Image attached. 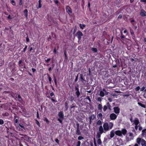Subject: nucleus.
<instances>
[{"instance_id":"obj_1","label":"nucleus","mask_w":146,"mask_h":146,"mask_svg":"<svg viewBox=\"0 0 146 146\" xmlns=\"http://www.w3.org/2000/svg\"><path fill=\"white\" fill-rule=\"evenodd\" d=\"M58 116L59 117L58 118V120L61 124L62 123V120L64 119V114L62 111H60L58 112Z\"/></svg>"},{"instance_id":"obj_2","label":"nucleus","mask_w":146,"mask_h":146,"mask_svg":"<svg viewBox=\"0 0 146 146\" xmlns=\"http://www.w3.org/2000/svg\"><path fill=\"white\" fill-rule=\"evenodd\" d=\"M110 110L111 109V106L109 102L106 103V105H104L103 108V110L104 112L106 111L108 108Z\"/></svg>"},{"instance_id":"obj_3","label":"nucleus","mask_w":146,"mask_h":146,"mask_svg":"<svg viewBox=\"0 0 146 146\" xmlns=\"http://www.w3.org/2000/svg\"><path fill=\"white\" fill-rule=\"evenodd\" d=\"M19 134L23 136H24L23 137H21V138L22 140L24 139V140H26L27 142H29V139H30V137H28L26 135H23L21 133H19Z\"/></svg>"},{"instance_id":"obj_4","label":"nucleus","mask_w":146,"mask_h":146,"mask_svg":"<svg viewBox=\"0 0 146 146\" xmlns=\"http://www.w3.org/2000/svg\"><path fill=\"white\" fill-rule=\"evenodd\" d=\"M103 127L104 131H105V132L109 131L110 129L109 128L108 124L107 122H106L104 123L103 125Z\"/></svg>"},{"instance_id":"obj_5","label":"nucleus","mask_w":146,"mask_h":146,"mask_svg":"<svg viewBox=\"0 0 146 146\" xmlns=\"http://www.w3.org/2000/svg\"><path fill=\"white\" fill-rule=\"evenodd\" d=\"M16 98H18L19 99L18 101L19 102L22 104L24 105L25 104V102L23 101L22 98L21 97L20 95H18L17 97L16 96Z\"/></svg>"},{"instance_id":"obj_6","label":"nucleus","mask_w":146,"mask_h":146,"mask_svg":"<svg viewBox=\"0 0 146 146\" xmlns=\"http://www.w3.org/2000/svg\"><path fill=\"white\" fill-rule=\"evenodd\" d=\"M83 34L80 31H78L76 33V35L77 36L78 41L81 39V36H83Z\"/></svg>"},{"instance_id":"obj_7","label":"nucleus","mask_w":146,"mask_h":146,"mask_svg":"<svg viewBox=\"0 0 146 146\" xmlns=\"http://www.w3.org/2000/svg\"><path fill=\"white\" fill-rule=\"evenodd\" d=\"M75 90L76 91L75 94L77 96V98H78L80 95V92L79 91L78 86H75Z\"/></svg>"},{"instance_id":"obj_8","label":"nucleus","mask_w":146,"mask_h":146,"mask_svg":"<svg viewBox=\"0 0 146 146\" xmlns=\"http://www.w3.org/2000/svg\"><path fill=\"white\" fill-rule=\"evenodd\" d=\"M66 11L68 13L69 15L72 13V9L69 5H67L66 6Z\"/></svg>"},{"instance_id":"obj_9","label":"nucleus","mask_w":146,"mask_h":146,"mask_svg":"<svg viewBox=\"0 0 146 146\" xmlns=\"http://www.w3.org/2000/svg\"><path fill=\"white\" fill-rule=\"evenodd\" d=\"M121 35H119L118 38L121 40H124V39L125 38V36L123 34L122 31H121Z\"/></svg>"},{"instance_id":"obj_10","label":"nucleus","mask_w":146,"mask_h":146,"mask_svg":"<svg viewBox=\"0 0 146 146\" xmlns=\"http://www.w3.org/2000/svg\"><path fill=\"white\" fill-rule=\"evenodd\" d=\"M110 118L111 120H115L117 117V115L114 113H112L110 116Z\"/></svg>"},{"instance_id":"obj_11","label":"nucleus","mask_w":146,"mask_h":146,"mask_svg":"<svg viewBox=\"0 0 146 146\" xmlns=\"http://www.w3.org/2000/svg\"><path fill=\"white\" fill-rule=\"evenodd\" d=\"M114 111L116 114H119L120 113V108L118 107H114L113 108Z\"/></svg>"},{"instance_id":"obj_12","label":"nucleus","mask_w":146,"mask_h":146,"mask_svg":"<svg viewBox=\"0 0 146 146\" xmlns=\"http://www.w3.org/2000/svg\"><path fill=\"white\" fill-rule=\"evenodd\" d=\"M140 15L142 17L146 16V12L144 10L141 9L140 12Z\"/></svg>"},{"instance_id":"obj_13","label":"nucleus","mask_w":146,"mask_h":146,"mask_svg":"<svg viewBox=\"0 0 146 146\" xmlns=\"http://www.w3.org/2000/svg\"><path fill=\"white\" fill-rule=\"evenodd\" d=\"M19 145L20 146H24V145H28V143L26 142L22 141H20L19 143Z\"/></svg>"},{"instance_id":"obj_14","label":"nucleus","mask_w":146,"mask_h":146,"mask_svg":"<svg viewBox=\"0 0 146 146\" xmlns=\"http://www.w3.org/2000/svg\"><path fill=\"white\" fill-rule=\"evenodd\" d=\"M14 123L15 125L16 126L17 125H18L19 124L18 123V119H19V117L17 115H15L14 116Z\"/></svg>"},{"instance_id":"obj_15","label":"nucleus","mask_w":146,"mask_h":146,"mask_svg":"<svg viewBox=\"0 0 146 146\" xmlns=\"http://www.w3.org/2000/svg\"><path fill=\"white\" fill-rule=\"evenodd\" d=\"M99 133L100 134H102L103 133H105L103 128L102 126V125H100L99 127Z\"/></svg>"},{"instance_id":"obj_16","label":"nucleus","mask_w":146,"mask_h":146,"mask_svg":"<svg viewBox=\"0 0 146 146\" xmlns=\"http://www.w3.org/2000/svg\"><path fill=\"white\" fill-rule=\"evenodd\" d=\"M133 122L135 125H138L139 123V120L137 117L135 118V119L133 121Z\"/></svg>"},{"instance_id":"obj_17","label":"nucleus","mask_w":146,"mask_h":146,"mask_svg":"<svg viewBox=\"0 0 146 146\" xmlns=\"http://www.w3.org/2000/svg\"><path fill=\"white\" fill-rule=\"evenodd\" d=\"M115 134L120 137L122 136L121 131L119 130L116 131L115 132Z\"/></svg>"},{"instance_id":"obj_18","label":"nucleus","mask_w":146,"mask_h":146,"mask_svg":"<svg viewBox=\"0 0 146 146\" xmlns=\"http://www.w3.org/2000/svg\"><path fill=\"white\" fill-rule=\"evenodd\" d=\"M15 127H16V129L17 130H18L19 131H21V133H24V132H25V131H23L21 128L19 127V126H18L17 125H16Z\"/></svg>"},{"instance_id":"obj_19","label":"nucleus","mask_w":146,"mask_h":146,"mask_svg":"<svg viewBox=\"0 0 146 146\" xmlns=\"http://www.w3.org/2000/svg\"><path fill=\"white\" fill-rule=\"evenodd\" d=\"M23 13H24V15L25 17L27 19L28 18V11L27 9H25L23 11Z\"/></svg>"},{"instance_id":"obj_20","label":"nucleus","mask_w":146,"mask_h":146,"mask_svg":"<svg viewBox=\"0 0 146 146\" xmlns=\"http://www.w3.org/2000/svg\"><path fill=\"white\" fill-rule=\"evenodd\" d=\"M98 111L100 112H101L102 111V106L101 104H99L98 106Z\"/></svg>"},{"instance_id":"obj_21","label":"nucleus","mask_w":146,"mask_h":146,"mask_svg":"<svg viewBox=\"0 0 146 146\" xmlns=\"http://www.w3.org/2000/svg\"><path fill=\"white\" fill-rule=\"evenodd\" d=\"M17 125L19 126V127L21 128L22 130L23 131H26V129L25 127L24 126H23V125H21L20 124H19L18 125Z\"/></svg>"},{"instance_id":"obj_22","label":"nucleus","mask_w":146,"mask_h":146,"mask_svg":"<svg viewBox=\"0 0 146 146\" xmlns=\"http://www.w3.org/2000/svg\"><path fill=\"white\" fill-rule=\"evenodd\" d=\"M141 144L142 146H146V141L143 139H142Z\"/></svg>"},{"instance_id":"obj_23","label":"nucleus","mask_w":146,"mask_h":146,"mask_svg":"<svg viewBox=\"0 0 146 146\" xmlns=\"http://www.w3.org/2000/svg\"><path fill=\"white\" fill-rule=\"evenodd\" d=\"M130 33H131V35L132 36L133 38H135V34L134 33V32H133V30L131 29H130Z\"/></svg>"},{"instance_id":"obj_24","label":"nucleus","mask_w":146,"mask_h":146,"mask_svg":"<svg viewBox=\"0 0 146 146\" xmlns=\"http://www.w3.org/2000/svg\"><path fill=\"white\" fill-rule=\"evenodd\" d=\"M76 134L77 135H81V132L80 131L79 128H76Z\"/></svg>"},{"instance_id":"obj_25","label":"nucleus","mask_w":146,"mask_h":146,"mask_svg":"<svg viewBox=\"0 0 146 146\" xmlns=\"http://www.w3.org/2000/svg\"><path fill=\"white\" fill-rule=\"evenodd\" d=\"M142 139L141 138L138 137L136 139V142L138 144H140L142 141Z\"/></svg>"},{"instance_id":"obj_26","label":"nucleus","mask_w":146,"mask_h":146,"mask_svg":"<svg viewBox=\"0 0 146 146\" xmlns=\"http://www.w3.org/2000/svg\"><path fill=\"white\" fill-rule=\"evenodd\" d=\"M122 134L124 135H125L127 133V131L125 129H122L121 130Z\"/></svg>"},{"instance_id":"obj_27","label":"nucleus","mask_w":146,"mask_h":146,"mask_svg":"<svg viewBox=\"0 0 146 146\" xmlns=\"http://www.w3.org/2000/svg\"><path fill=\"white\" fill-rule=\"evenodd\" d=\"M113 130H112L110 132V137L111 138L113 137L115 135V133H114Z\"/></svg>"},{"instance_id":"obj_28","label":"nucleus","mask_w":146,"mask_h":146,"mask_svg":"<svg viewBox=\"0 0 146 146\" xmlns=\"http://www.w3.org/2000/svg\"><path fill=\"white\" fill-rule=\"evenodd\" d=\"M146 129H144L142 131V134L141 135L142 136H144V135H146Z\"/></svg>"},{"instance_id":"obj_29","label":"nucleus","mask_w":146,"mask_h":146,"mask_svg":"<svg viewBox=\"0 0 146 146\" xmlns=\"http://www.w3.org/2000/svg\"><path fill=\"white\" fill-rule=\"evenodd\" d=\"M108 125H109V129H111L113 126V123L112 122H110L109 123V124H108Z\"/></svg>"},{"instance_id":"obj_30","label":"nucleus","mask_w":146,"mask_h":146,"mask_svg":"<svg viewBox=\"0 0 146 146\" xmlns=\"http://www.w3.org/2000/svg\"><path fill=\"white\" fill-rule=\"evenodd\" d=\"M96 116L94 114H92L89 117V119L93 120L95 119Z\"/></svg>"},{"instance_id":"obj_31","label":"nucleus","mask_w":146,"mask_h":146,"mask_svg":"<svg viewBox=\"0 0 146 146\" xmlns=\"http://www.w3.org/2000/svg\"><path fill=\"white\" fill-rule=\"evenodd\" d=\"M107 17V15H106V14H105V13L103 15L102 17V18H103L104 20L105 21H107V19H106Z\"/></svg>"},{"instance_id":"obj_32","label":"nucleus","mask_w":146,"mask_h":146,"mask_svg":"<svg viewBox=\"0 0 146 146\" xmlns=\"http://www.w3.org/2000/svg\"><path fill=\"white\" fill-rule=\"evenodd\" d=\"M80 79L81 80V81L82 82H83L84 81L86 82V80L84 79L83 75L82 74H81L80 75Z\"/></svg>"},{"instance_id":"obj_33","label":"nucleus","mask_w":146,"mask_h":146,"mask_svg":"<svg viewBox=\"0 0 146 146\" xmlns=\"http://www.w3.org/2000/svg\"><path fill=\"white\" fill-rule=\"evenodd\" d=\"M99 95L103 97L105 96V94L103 91H101L100 92Z\"/></svg>"},{"instance_id":"obj_34","label":"nucleus","mask_w":146,"mask_h":146,"mask_svg":"<svg viewBox=\"0 0 146 146\" xmlns=\"http://www.w3.org/2000/svg\"><path fill=\"white\" fill-rule=\"evenodd\" d=\"M102 113H100L98 116V118H100L102 120Z\"/></svg>"},{"instance_id":"obj_35","label":"nucleus","mask_w":146,"mask_h":146,"mask_svg":"<svg viewBox=\"0 0 146 146\" xmlns=\"http://www.w3.org/2000/svg\"><path fill=\"white\" fill-rule=\"evenodd\" d=\"M91 50L94 52H97L98 50L96 48H92L91 49Z\"/></svg>"},{"instance_id":"obj_36","label":"nucleus","mask_w":146,"mask_h":146,"mask_svg":"<svg viewBox=\"0 0 146 146\" xmlns=\"http://www.w3.org/2000/svg\"><path fill=\"white\" fill-rule=\"evenodd\" d=\"M138 104L139 105L141 106L142 107H143L144 108H146V106L145 105L142 104L141 102H138Z\"/></svg>"},{"instance_id":"obj_37","label":"nucleus","mask_w":146,"mask_h":146,"mask_svg":"<svg viewBox=\"0 0 146 146\" xmlns=\"http://www.w3.org/2000/svg\"><path fill=\"white\" fill-rule=\"evenodd\" d=\"M79 26L80 29H83L84 28L86 27V25L84 24L82 25L81 24H79Z\"/></svg>"},{"instance_id":"obj_38","label":"nucleus","mask_w":146,"mask_h":146,"mask_svg":"<svg viewBox=\"0 0 146 146\" xmlns=\"http://www.w3.org/2000/svg\"><path fill=\"white\" fill-rule=\"evenodd\" d=\"M41 0H39L38 1L39 5L37 7L38 9L41 8L42 7V5L41 4Z\"/></svg>"},{"instance_id":"obj_39","label":"nucleus","mask_w":146,"mask_h":146,"mask_svg":"<svg viewBox=\"0 0 146 146\" xmlns=\"http://www.w3.org/2000/svg\"><path fill=\"white\" fill-rule=\"evenodd\" d=\"M48 98H49L53 102H57V101L56 100H55L54 99L52 98H51L50 97V96H49L48 97Z\"/></svg>"},{"instance_id":"obj_40","label":"nucleus","mask_w":146,"mask_h":146,"mask_svg":"<svg viewBox=\"0 0 146 146\" xmlns=\"http://www.w3.org/2000/svg\"><path fill=\"white\" fill-rule=\"evenodd\" d=\"M64 54L65 56V60H67V52L66 50H64Z\"/></svg>"},{"instance_id":"obj_41","label":"nucleus","mask_w":146,"mask_h":146,"mask_svg":"<svg viewBox=\"0 0 146 146\" xmlns=\"http://www.w3.org/2000/svg\"><path fill=\"white\" fill-rule=\"evenodd\" d=\"M47 75L48 76V80H49V82H50V84H51V81H52V78L48 74H47Z\"/></svg>"},{"instance_id":"obj_42","label":"nucleus","mask_w":146,"mask_h":146,"mask_svg":"<svg viewBox=\"0 0 146 146\" xmlns=\"http://www.w3.org/2000/svg\"><path fill=\"white\" fill-rule=\"evenodd\" d=\"M76 105L75 104H72L70 106V110H72L73 108H74L76 107Z\"/></svg>"},{"instance_id":"obj_43","label":"nucleus","mask_w":146,"mask_h":146,"mask_svg":"<svg viewBox=\"0 0 146 146\" xmlns=\"http://www.w3.org/2000/svg\"><path fill=\"white\" fill-rule=\"evenodd\" d=\"M68 103L67 102H66L65 103V109L66 110H67L68 109Z\"/></svg>"},{"instance_id":"obj_44","label":"nucleus","mask_w":146,"mask_h":146,"mask_svg":"<svg viewBox=\"0 0 146 146\" xmlns=\"http://www.w3.org/2000/svg\"><path fill=\"white\" fill-rule=\"evenodd\" d=\"M11 3L13 6L16 5L15 2L13 0H11Z\"/></svg>"},{"instance_id":"obj_45","label":"nucleus","mask_w":146,"mask_h":146,"mask_svg":"<svg viewBox=\"0 0 146 146\" xmlns=\"http://www.w3.org/2000/svg\"><path fill=\"white\" fill-rule=\"evenodd\" d=\"M97 143L98 144L100 145L102 143V141L100 139H98L97 140Z\"/></svg>"},{"instance_id":"obj_46","label":"nucleus","mask_w":146,"mask_h":146,"mask_svg":"<svg viewBox=\"0 0 146 146\" xmlns=\"http://www.w3.org/2000/svg\"><path fill=\"white\" fill-rule=\"evenodd\" d=\"M54 82L55 85L56 86H57V82L56 77L55 76H54Z\"/></svg>"},{"instance_id":"obj_47","label":"nucleus","mask_w":146,"mask_h":146,"mask_svg":"<svg viewBox=\"0 0 146 146\" xmlns=\"http://www.w3.org/2000/svg\"><path fill=\"white\" fill-rule=\"evenodd\" d=\"M86 99L88 100L89 101L90 103L91 102V100L90 98V97L88 96H86V98L84 99V100Z\"/></svg>"},{"instance_id":"obj_48","label":"nucleus","mask_w":146,"mask_h":146,"mask_svg":"<svg viewBox=\"0 0 146 146\" xmlns=\"http://www.w3.org/2000/svg\"><path fill=\"white\" fill-rule=\"evenodd\" d=\"M102 123L100 120H98L97 122V125H101Z\"/></svg>"},{"instance_id":"obj_49","label":"nucleus","mask_w":146,"mask_h":146,"mask_svg":"<svg viewBox=\"0 0 146 146\" xmlns=\"http://www.w3.org/2000/svg\"><path fill=\"white\" fill-rule=\"evenodd\" d=\"M84 139L83 137L81 136H79L78 138V140H81Z\"/></svg>"},{"instance_id":"obj_50","label":"nucleus","mask_w":146,"mask_h":146,"mask_svg":"<svg viewBox=\"0 0 146 146\" xmlns=\"http://www.w3.org/2000/svg\"><path fill=\"white\" fill-rule=\"evenodd\" d=\"M44 121H45L46 122V123L48 124L49 123V121L48 119L46 117L44 118Z\"/></svg>"},{"instance_id":"obj_51","label":"nucleus","mask_w":146,"mask_h":146,"mask_svg":"<svg viewBox=\"0 0 146 146\" xmlns=\"http://www.w3.org/2000/svg\"><path fill=\"white\" fill-rule=\"evenodd\" d=\"M35 120L36 121V123L39 127L40 126V124L39 121L36 119H35Z\"/></svg>"},{"instance_id":"obj_52","label":"nucleus","mask_w":146,"mask_h":146,"mask_svg":"<svg viewBox=\"0 0 146 146\" xmlns=\"http://www.w3.org/2000/svg\"><path fill=\"white\" fill-rule=\"evenodd\" d=\"M4 123V121L3 119H0V125H2Z\"/></svg>"},{"instance_id":"obj_53","label":"nucleus","mask_w":146,"mask_h":146,"mask_svg":"<svg viewBox=\"0 0 146 146\" xmlns=\"http://www.w3.org/2000/svg\"><path fill=\"white\" fill-rule=\"evenodd\" d=\"M97 100L98 101L100 102V103H101L102 100V98L101 97H99L97 98Z\"/></svg>"},{"instance_id":"obj_54","label":"nucleus","mask_w":146,"mask_h":146,"mask_svg":"<svg viewBox=\"0 0 146 146\" xmlns=\"http://www.w3.org/2000/svg\"><path fill=\"white\" fill-rule=\"evenodd\" d=\"M27 45H26L25 46V47L24 48L23 50L22 51V52H25L26 51V50L27 48Z\"/></svg>"},{"instance_id":"obj_55","label":"nucleus","mask_w":146,"mask_h":146,"mask_svg":"<svg viewBox=\"0 0 146 146\" xmlns=\"http://www.w3.org/2000/svg\"><path fill=\"white\" fill-rule=\"evenodd\" d=\"M28 49L29 51H31L33 50V48L30 46L28 47Z\"/></svg>"},{"instance_id":"obj_56","label":"nucleus","mask_w":146,"mask_h":146,"mask_svg":"<svg viewBox=\"0 0 146 146\" xmlns=\"http://www.w3.org/2000/svg\"><path fill=\"white\" fill-rule=\"evenodd\" d=\"M81 144V142L80 141H78L77 142V144L76 145V146H80Z\"/></svg>"},{"instance_id":"obj_57","label":"nucleus","mask_w":146,"mask_h":146,"mask_svg":"<svg viewBox=\"0 0 146 146\" xmlns=\"http://www.w3.org/2000/svg\"><path fill=\"white\" fill-rule=\"evenodd\" d=\"M145 87L143 86L142 88H141L140 89V92H143V90L145 89Z\"/></svg>"},{"instance_id":"obj_58","label":"nucleus","mask_w":146,"mask_h":146,"mask_svg":"<svg viewBox=\"0 0 146 146\" xmlns=\"http://www.w3.org/2000/svg\"><path fill=\"white\" fill-rule=\"evenodd\" d=\"M101 134H100V133H97V138H98V139H100L99 138H100L101 137Z\"/></svg>"},{"instance_id":"obj_59","label":"nucleus","mask_w":146,"mask_h":146,"mask_svg":"<svg viewBox=\"0 0 146 146\" xmlns=\"http://www.w3.org/2000/svg\"><path fill=\"white\" fill-rule=\"evenodd\" d=\"M26 40L27 42H30L28 36H27L26 37Z\"/></svg>"},{"instance_id":"obj_60","label":"nucleus","mask_w":146,"mask_h":146,"mask_svg":"<svg viewBox=\"0 0 146 146\" xmlns=\"http://www.w3.org/2000/svg\"><path fill=\"white\" fill-rule=\"evenodd\" d=\"M140 89V88L139 86H138L136 87L135 89V90L136 91H139Z\"/></svg>"},{"instance_id":"obj_61","label":"nucleus","mask_w":146,"mask_h":146,"mask_svg":"<svg viewBox=\"0 0 146 146\" xmlns=\"http://www.w3.org/2000/svg\"><path fill=\"white\" fill-rule=\"evenodd\" d=\"M57 52V50L56 47L54 48L53 50V53L54 54H56Z\"/></svg>"},{"instance_id":"obj_62","label":"nucleus","mask_w":146,"mask_h":146,"mask_svg":"<svg viewBox=\"0 0 146 146\" xmlns=\"http://www.w3.org/2000/svg\"><path fill=\"white\" fill-rule=\"evenodd\" d=\"M51 60L50 58L47 59V60H45V61L46 63L48 62Z\"/></svg>"},{"instance_id":"obj_63","label":"nucleus","mask_w":146,"mask_h":146,"mask_svg":"<svg viewBox=\"0 0 146 146\" xmlns=\"http://www.w3.org/2000/svg\"><path fill=\"white\" fill-rule=\"evenodd\" d=\"M70 98H70V101L72 102L73 101V100H74V97L73 96H71Z\"/></svg>"},{"instance_id":"obj_64","label":"nucleus","mask_w":146,"mask_h":146,"mask_svg":"<svg viewBox=\"0 0 146 146\" xmlns=\"http://www.w3.org/2000/svg\"><path fill=\"white\" fill-rule=\"evenodd\" d=\"M129 136L130 137H133V134L131 132H130L129 133Z\"/></svg>"}]
</instances>
